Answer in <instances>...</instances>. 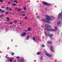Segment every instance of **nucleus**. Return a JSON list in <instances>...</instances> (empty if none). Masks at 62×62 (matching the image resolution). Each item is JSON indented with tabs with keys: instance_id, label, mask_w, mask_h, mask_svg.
<instances>
[{
	"instance_id": "nucleus-1",
	"label": "nucleus",
	"mask_w": 62,
	"mask_h": 62,
	"mask_svg": "<svg viewBox=\"0 0 62 62\" xmlns=\"http://www.w3.org/2000/svg\"><path fill=\"white\" fill-rule=\"evenodd\" d=\"M47 17L45 19H43L42 20L43 22L46 23H51L50 21H53V19H54V17L52 16H47Z\"/></svg>"
},
{
	"instance_id": "nucleus-2",
	"label": "nucleus",
	"mask_w": 62,
	"mask_h": 62,
	"mask_svg": "<svg viewBox=\"0 0 62 62\" xmlns=\"http://www.w3.org/2000/svg\"><path fill=\"white\" fill-rule=\"evenodd\" d=\"M45 26L46 27V29L48 30L49 31H55L56 30H57V27H55L54 29H50L49 28H51V26L48 24H46L45 25Z\"/></svg>"
},
{
	"instance_id": "nucleus-3",
	"label": "nucleus",
	"mask_w": 62,
	"mask_h": 62,
	"mask_svg": "<svg viewBox=\"0 0 62 62\" xmlns=\"http://www.w3.org/2000/svg\"><path fill=\"white\" fill-rule=\"evenodd\" d=\"M62 12L59 13L58 16V18L59 19H60L62 18Z\"/></svg>"
},
{
	"instance_id": "nucleus-4",
	"label": "nucleus",
	"mask_w": 62,
	"mask_h": 62,
	"mask_svg": "<svg viewBox=\"0 0 62 62\" xmlns=\"http://www.w3.org/2000/svg\"><path fill=\"white\" fill-rule=\"evenodd\" d=\"M44 52L45 53H46V55H47V56H48V57H51V55L47 53V51H44Z\"/></svg>"
},
{
	"instance_id": "nucleus-5",
	"label": "nucleus",
	"mask_w": 62,
	"mask_h": 62,
	"mask_svg": "<svg viewBox=\"0 0 62 62\" xmlns=\"http://www.w3.org/2000/svg\"><path fill=\"white\" fill-rule=\"evenodd\" d=\"M43 3L45 5H46V6H50V4H48V3H47L44 2H43Z\"/></svg>"
},
{
	"instance_id": "nucleus-6",
	"label": "nucleus",
	"mask_w": 62,
	"mask_h": 62,
	"mask_svg": "<svg viewBox=\"0 0 62 62\" xmlns=\"http://www.w3.org/2000/svg\"><path fill=\"white\" fill-rule=\"evenodd\" d=\"M53 48H54V47H53V46H50V49L51 50V51L52 52H54V50H53Z\"/></svg>"
},
{
	"instance_id": "nucleus-7",
	"label": "nucleus",
	"mask_w": 62,
	"mask_h": 62,
	"mask_svg": "<svg viewBox=\"0 0 62 62\" xmlns=\"http://www.w3.org/2000/svg\"><path fill=\"white\" fill-rule=\"evenodd\" d=\"M57 24L58 25H60L61 24V22L60 21H59L58 22Z\"/></svg>"
},
{
	"instance_id": "nucleus-8",
	"label": "nucleus",
	"mask_w": 62,
	"mask_h": 62,
	"mask_svg": "<svg viewBox=\"0 0 62 62\" xmlns=\"http://www.w3.org/2000/svg\"><path fill=\"white\" fill-rule=\"evenodd\" d=\"M47 43L48 44H53V42L50 41H48Z\"/></svg>"
},
{
	"instance_id": "nucleus-9",
	"label": "nucleus",
	"mask_w": 62,
	"mask_h": 62,
	"mask_svg": "<svg viewBox=\"0 0 62 62\" xmlns=\"http://www.w3.org/2000/svg\"><path fill=\"white\" fill-rule=\"evenodd\" d=\"M25 35H26V33H22L21 34V36H23Z\"/></svg>"
},
{
	"instance_id": "nucleus-10",
	"label": "nucleus",
	"mask_w": 62,
	"mask_h": 62,
	"mask_svg": "<svg viewBox=\"0 0 62 62\" xmlns=\"http://www.w3.org/2000/svg\"><path fill=\"white\" fill-rule=\"evenodd\" d=\"M48 37H52L53 36V34H48Z\"/></svg>"
},
{
	"instance_id": "nucleus-11",
	"label": "nucleus",
	"mask_w": 62,
	"mask_h": 62,
	"mask_svg": "<svg viewBox=\"0 0 62 62\" xmlns=\"http://www.w3.org/2000/svg\"><path fill=\"white\" fill-rule=\"evenodd\" d=\"M0 12H4V11H3L1 9H0Z\"/></svg>"
},
{
	"instance_id": "nucleus-12",
	"label": "nucleus",
	"mask_w": 62,
	"mask_h": 62,
	"mask_svg": "<svg viewBox=\"0 0 62 62\" xmlns=\"http://www.w3.org/2000/svg\"><path fill=\"white\" fill-rule=\"evenodd\" d=\"M30 37V36L29 35L28 36L27 38V40H28V39H29Z\"/></svg>"
},
{
	"instance_id": "nucleus-13",
	"label": "nucleus",
	"mask_w": 62,
	"mask_h": 62,
	"mask_svg": "<svg viewBox=\"0 0 62 62\" xmlns=\"http://www.w3.org/2000/svg\"><path fill=\"white\" fill-rule=\"evenodd\" d=\"M4 17V15H1L0 16V18H2V17Z\"/></svg>"
},
{
	"instance_id": "nucleus-14",
	"label": "nucleus",
	"mask_w": 62,
	"mask_h": 62,
	"mask_svg": "<svg viewBox=\"0 0 62 62\" xmlns=\"http://www.w3.org/2000/svg\"><path fill=\"white\" fill-rule=\"evenodd\" d=\"M31 28H28V31H30L31 30Z\"/></svg>"
},
{
	"instance_id": "nucleus-15",
	"label": "nucleus",
	"mask_w": 62,
	"mask_h": 62,
	"mask_svg": "<svg viewBox=\"0 0 62 62\" xmlns=\"http://www.w3.org/2000/svg\"><path fill=\"white\" fill-rule=\"evenodd\" d=\"M37 54L38 55H39V54H40V53L39 52H38L37 53Z\"/></svg>"
},
{
	"instance_id": "nucleus-16",
	"label": "nucleus",
	"mask_w": 62,
	"mask_h": 62,
	"mask_svg": "<svg viewBox=\"0 0 62 62\" xmlns=\"http://www.w3.org/2000/svg\"><path fill=\"white\" fill-rule=\"evenodd\" d=\"M44 33L45 34V35L46 36L47 35V34H46V31H45L44 32Z\"/></svg>"
},
{
	"instance_id": "nucleus-17",
	"label": "nucleus",
	"mask_w": 62,
	"mask_h": 62,
	"mask_svg": "<svg viewBox=\"0 0 62 62\" xmlns=\"http://www.w3.org/2000/svg\"><path fill=\"white\" fill-rule=\"evenodd\" d=\"M43 56H42V57H40V58L41 59V60H43Z\"/></svg>"
},
{
	"instance_id": "nucleus-18",
	"label": "nucleus",
	"mask_w": 62,
	"mask_h": 62,
	"mask_svg": "<svg viewBox=\"0 0 62 62\" xmlns=\"http://www.w3.org/2000/svg\"><path fill=\"white\" fill-rule=\"evenodd\" d=\"M16 58L17 59H20V57H19V56H17L16 57Z\"/></svg>"
},
{
	"instance_id": "nucleus-19",
	"label": "nucleus",
	"mask_w": 62,
	"mask_h": 62,
	"mask_svg": "<svg viewBox=\"0 0 62 62\" xmlns=\"http://www.w3.org/2000/svg\"><path fill=\"white\" fill-rule=\"evenodd\" d=\"M9 61L10 62H11L12 61V59H9Z\"/></svg>"
},
{
	"instance_id": "nucleus-20",
	"label": "nucleus",
	"mask_w": 62,
	"mask_h": 62,
	"mask_svg": "<svg viewBox=\"0 0 62 62\" xmlns=\"http://www.w3.org/2000/svg\"><path fill=\"white\" fill-rule=\"evenodd\" d=\"M9 10H10V11H11L12 10V9H11V8L10 7L9 8Z\"/></svg>"
},
{
	"instance_id": "nucleus-21",
	"label": "nucleus",
	"mask_w": 62,
	"mask_h": 62,
	"mask_svg": "<svg viewBox=\"0 0 62 62\" xmlns=\"http://www.w3.org/2000/svg\"><path fill=\"white\" fill-rule=\"evenodd\" d=\"M21 16H25V14H23V15H22Z\"/></svg>"
},
{
	"instance_id": "nucleus-22",
	"label": "nucleus",
	"mask_w": 62,
	"mask_h": 62,
	"mask_svg": "<svg viewBox=\"0 0 62 62\" xmlns=\"http://www.w3.org/2000/svg\"><path fill=\"white\" fill-rule=\"evenodd\" d=\"M28 18V17H27V16H25V17L24 18L25 19H27Z\"/></svg>"
},
{
	"instance_id": "nucleus-23",
	"label": "nucleus",
	"mask_w": 62,
	"mask_h": 62,
	"mask_svg": "<svg viewBox=\"0 0 62 62\" xmlns=\"http://www.w3.org/2000/svg\"><path fill=\"white\" fill-rule=\"evenodd\" d=\"M59 31H58L57 33V35H59Z\"/></svg>"
},
{
	"instance_id": "nucleus-24",
	"label": "nucleus",
	"mask_w": 62,
	"mask_h": 62,
	"mask_svg": "<svg viewBox=\"0 0 62 62\" xmlns=\"http://www.w3.org/2000/svg\"><path fill=\"white\" fill-rule=\"evenodd\" d=\"M23 9L24 10H25L26 9V8H25V7H24V8Z\"/></svg>"
},
{
	"instance_id": "nucleus-25",
	"label": "nucleus",
	"mask_w": 62,
	"mask_h": 62,
	"mask_svg": "<svg viewBox=\"0 0 62 62\" xmlns=\"http://www.w3.org/2000/svg\"><path fill=\"white\" fill-rule=\"evenodd\" d=\"M42 47H45V46L44 45H42L41 46Z\"/></svg>"
},
{
	"instance_id": "nucleus-26",
	"label": "nucleus",
	"mask_w": 62,
	"mask_h": 62,
	"mask_svg": "<svg viewBox=\"0 0 62 62\" xmlns=\"http://www.w3.org/2000/svg\"><path fill=\"white\" fill-rule=\"evenodd\" d=\"M8 12H9L8 11H7V12H6V14H8Z\"/></svg>"
},
{
	"instance_id": "nucleus-27",
	"label": "nucleus",
	"mask_w": 62,
	"mask_h": 62,
	"mask_svg": "<svg viewBox=\"0 0 62 62\" xmlns=\"http://www.w3.org/2000/svg\"><path fill=\"white\" fill-rule=\"evenodd\" d=\"M22 61H23V62L24 61V58H22Z\"/></svg>"
},
{
	"instance_id": "nucleus-28",
	"label": "nucleus",
	"mask_w": 62,
	"mask_h": 62,
	"mask_svg": "<svg viewBox=\"0 0 62 62\" xmlns=\"http://www.w3.org/2000/svg\"><path fill=\"white\" fill-rule=\"evenodd\" d=\"M21 9H18V11H20Z\"/></svg>"
},
{
	"instance_id": "nucleus-29",
	"label": "nucleus",
	"mask_w": 62,
	"mask_h": 62,
	"mask_svg": "<svg viewBox=\"0 0 62 62\" xmlns=\"http://www.w3.org/2000/svg\"><path fill=\"white\" fill-rule=\"evenodd\" d=\"M13 4L14 6H16V4L13 3Z\"/></svg>"
},
{
	"instance_id": "nucleus-30",
	"label": "nucleus",
	"mask_w": 62,
	"mask_h": 62,
	"mask_svg": "<svg viewBox=\"0 0 62 62\" xmlns=\"http://www.w3.org/2000/svg\"><path fill=\"white\" fill-rule=\"evenodd\" d=\"M37 18H39L40 17L39 16H37Z\"/></svg>"
},
{
	"instance_id": "nucleus-31",
	"label": "nucleus",
	"mask_w": 62,
	"mask_h": 62,
	"mask_svg": "<svg viewBox=\"0 0 62 62\" xmlns=\"http://www.w3.org/2000/svg\"><path fill=\"white\" fill-rule=\"evenodd\" d=\"M8 9H9L8 7H6V9H7V10H8Z\"/></svg>"
},
{
	"instance_id": "nucleus-32",
	"label": "nucleus",
	"mask_w": 62,
	"mask_h": 62,
	"mask_svg": "<svg viewBox=\"0 0 62 62\" xmlns=\"http://www.w3.org/2000/svg\"><path fill=\"white\" fill-rule=\"evenodd\" d=\"M7 19L8 20H9V18L8 17H7Z\"/></svg>"
},
{
	"instance_id": "nucleus-33",
	"label": "nucleus",
	"mask_w": 62,
	"mask_h": 62,
	"mask_svg": "<svg viewBox=\"0 0 62 62\" xmlns=\"http://www.w3.org/2000/svg\"><path fill=\"white\" fill-rule=\"evenodd\" d=\"M33 39L34 40H35V38L34 37H33Z\"/></svg>"
},
{
	"instance_id": "nucleus-34",
	"label": "nucleus",
	"mask_w": 62,
	"mask_h": 62,
	"mask_svg": "<svg viewBox=\"0 0 62 62\" xmlns=\"http://www.w3.org/2000/svg\"><path fill=\"white\" fill-rule=\"evenodd\" d=\"M15 10H17L18 9V8H16L15 9Z\"/></svg>"
},
{
	"instance_id": "nucleus-35",
	"label": "nucleus",
	"mask_w": 62,
	"mask_h": 62,
	"mask_svg": "<svg viewBox=\"0 0 62 62\" xmlns=\"http://www.w3.org/2000/svg\"><path fill=\"white\" fill-rule=\"evenodd\" d=\"M24 31H25V32H27V30H24Z\"/></svg>"
},
{
	"instance_id": "nucleus-36",
	"label": "nucleus",
	"mask_w": 62,
	"mask_h": 62,
	"mask_svg": "<svg viewBox=\"0 0 62 62\" xmlns=\"http://www.w3.org/2000/svg\"><path fill=\"white\" fill-rule=\"evenodd\" d=\"M14 2H16V3H17V1L16 0H15L14 1Z\"/></svg>"
},
{
	"instance_id": "nucleus-37",
	"label": "nucleus",
	"mask_w": 62,
	"mask_h": 62,
	"mask_svg": "<svg viewBox=\"0 0 62 62\" xmlns=\"http://www.w3.org/2000/svg\"><path fill=\"white\" fill-rule=\"evenodd\" d=\"M0 2H3V0H0Z\"/></svg>"
},
{
	"instance_id": "nucleus-38",
	"label": "nucleus",
	"mask_w": 62,
	"mask_h": 62,
	"mask_svg": "<svg viewBox=\"0 0 62 62\" xmlns=\"http://www.w3.org/2000/svg\"><path fill=\"white\" fill-rule=\"evenodd\" d=\"M42 27V28H44V26L43 25H42L41 26Z\"/></svg>"
},
{
	"instance_id": "nucleus-39",
	"label": "nucleus",
	"mask_w": 62,
	"mask_h": 62,
	"mask_svg": "<svg viewBox=\"0 0 62 62\" xmlns=\"http://www.w3.org/2000/svg\"><path fill=\"white\" fill-rule=\"evenodd\" d=\"M11 55H14V54H11Z\"/></svg>"
},
{
	"instance_id": "nucleus-40",
	"label": "nucleus",
	"mask_w": 62,
	"mask_h": 62,
	"mask_svg": "<svg viewBox=\"0 0 62 62\" xmlns=\"http://www.w3.org/2000/svg\"><path fill=\"white\" fill-rule=\"evenodd\" d=\"M45 10L46 12V11H47V9L46 8L45 9Z\"/></svg>"
},
{
	"instance_id": "nucleus-41",
	"label": "nucleus",
	"mask_w": 62,
	"mask_h": 62,
	"mask_svg": "<svg viewBox=\"0 0 62 62\" xmlns=\"http://www.w3.org/2000/svg\"><path fill=\"white\" fill-rule=\"evenodd\" d=\"M8 3L9 4H10V1H8Z\"/></svg>"
},
{
	"instance_id": "nucleus-42",
	"label": "nucleus",
	"mask_w": 62,
	"mask_h": 62,
	"mask_svg": "<svg viewBox=\"0 0 62 62\" xmlns=\"http://www.w3.org/2000/svg\"><path fill=\"white\" fill-rule=\"evenodd\" d=\"M9 24H12V23H9Z\"/></svg>"
},
{
	"instance_id": "nucleus-43",
	"label": "nucleus",
	"mask_w": 62,
	"mask_h": 62,
	"mask_svg": "<svg viewBox=\"0 0 62 62\" xmlns=\"http://www.w3.org/2000/svg\"><path fill=\"white\" fill-rule=\"evenodd\" d=\"M15 23H17V21H15Z\"/></svg>"
},
{
	"instance_id": "nucleus-44",
	"label": "nucleus",
	"mask_w": 62,
	"mask_h": 62,
	"mask_svg": "<svg viewBox=\"0 0 62 62\" xmlns=\"http://www.w3.org/2000/svg\"><path fill=\"white\" fill-rule=\"evenodd\" d=\"M52 38H52V37H50V39H52Z\"/></svg>"
},
{
	"instance_id": "nucleus-45",
	"label": "nucleus",
	"mask_w": 62,
	"mask_h": 62,
	"mask_svg": "<svg viewBox=\"0 0 62 62\" xmlns=\"http://www.w3.org/2000/svg\"><path fill=\"white\" fill-rule=\"evenodd\" d=\"M20 24H22V23H20Z\"/></svg>"
},
{
	"instance_id": "nucleus-46",
	"label": "nucleus",
	"mask_w": 62,
	"mask_h": 62,
	"mask_svg": "<svg viewBox=\"0 0 62 62\" xmlns=\"http://www.w3.org/2000/svg\"><path fill=\"white\" fill-rule=\"evenodd\" d=\"M1 8H4L3 7H2Z\"/></svg>"
},
{
	"instance_id": "nucleus-47",
	"label": "nucleus",
	"mask_w": 62,
	"mask_h": 62,
	"mask_svg": "<svg viewBox=\"0 0 62 62\" xmlns=\"http://www.w3.org/2000/svg\"><path fill=\"white\" fill-rule=\"evenodd\" d=\"M16 46V47H17V46Z\"/></svg>"
},
{
	"instance_id": "nucleus-48",
	"label": "nucleus",
	"mask_w": 62,
	"mask_h": 62,
	"mask_svg": "<svg viewBox=\"0 0 62 62\" xmlns=\"http://www.w3.org/2000/svg\"><path fill=\"white\" fill-rule=\"evenodd\" d=\"M11 1H13V0H11Z\"/></svg>"
},
{
	"instance_id": "nucleus-49",
	"label": "nucleus",
	"mask_w": 62,
	"mask_h": 62,
	"mask_svg": "<svg viewBox=\"0 0 62 62\" xmlns=\"http://www.w3.org/2000/svg\"><path fill=\"white\" fill-rule=\"evenodd\" d=\"M14 30V29H13V30Z\"/></svg>"
}]
</instances>
